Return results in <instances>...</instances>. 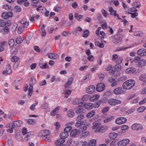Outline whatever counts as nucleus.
Listing matches in <instances>:
<instances>
[{
	"label": "nucleus",
	"instance_id": "obj_1",
	"mask_svg": "<svg viewBox=\"0 0 146 146\" xmlns=\"http://www.w3.org/2000/svg\"><path fill=\"white\" fill-rule=\"evenodd\" d=\"M135 81L132 80H127L123 84L122 86L123 89L129 90L135 86Z\"/></svg>",
	"mask_w": 146,
	"mask_h": 146
},
{
	"label": "nucleus",
	"instance_id": "obj_2",
	"mask_svg": "<svg viewBox=\"0 0 146 146\" xmlns=\"http://www.w3.org/2000/svg\"><path fill=\"white\" fill-rule=\"evenodd\" d=\"M36 80L34 77H32L30 82V87L29 88L28 95L31 96L33 92V86L35 84Z\"/></svg>",
	"mask_w": 146,
	"mask_h": 146
},
{
	"label": "nucleus",
	"instance_id": "obj_3",
	"mask_svg": "<svg viewBox=\"0 0 146 146\" xmlns=\"http://www.w3.org/2000/svg\"><path fill=\"white\" fill-rule=\"evenodd\" d=\"M82 129L81 128L79 129L78 131L77 129H74L72 130L70 133V136L72 137H76L79 134L81 133Z\"/></svg>",
	"mask_w": 146,
	"mask_h": 146
},
{
	"label": "nucleus",
	"instance_id": "obj_4",
	"mask_svg": "<svg viewBox=\"0 0 146 146\" xmlns=\"http://www.w3.org/2000/svg\"><path fill=\"white\" fill-rule=\"evenodd\" d=\"M121 102V101L114 98H111L108 100L109 104L111 106H114L117 104H119Z\"/></svg>",
	"mask_w": 146,
	"mask_h": 146
},
{
	"label": "nucleus",
	"instance_id": "obj_5",
	"mask_svg": "<svg viewBox=\"0 0 146 146\" xmlns=\"http://www.w3.org/2000/svg\"><path fill=\"white\" fill-rule=\"evenodd\" d=\"M119 35H116L111 36V38L113 39V42L116 44L120 43L121 40V39L120 38Z\"/></svg>",
	"mask_w": 146,
	"mask_h": 146
},
{
	"label": "nucleus",
	"instance_id": "obj_6",
	"mask_svg": "<svg viewBox=\"0 0 146 146\" xmlns=\"http://www.w3.org/2000/svg\"><path fill=\"white\" fill-rule=\"evenodd\" d=\"M13 15V14L12 12L9 11L6 13H3L2 14V17L4 19H7L9 18L12 17Z\"/></svg>",
	"mask_w": 146,
	"mask_h": 146
},
{
	"label": "nucleus",
	"instance_id": "obj_7",
	"mask_svg": "<svg viewBox=\"0 0 146 146\" xmlns=\"http://www.w3.org/2000/svg\"><path fill=\"white\" fill-rule=\"evenodd\" d=\"M108 10L110 12V14L111 15H113L114 16H116L119 19H121L119 17V15L116 13V11L114 10L112 7H109L108 8Z\"/></svg>",
	"mask_w": 146,
	"mask_h": 146
},
{
	"label": "nucleus",
	"instance_id": "obj_8",
	"mask_svg": "<svg viewBox=\"0 0 146 146\" xmlns=\"http://www.w3.org/2000/svg\"><path fill=\"white\" fill-rule=\"evenodd\" d=\"M105 86L103 83L98 84L96 86V90L99 92L103 91L105 89Z\"/></svg>",
	"mask_w": 146,
	"mask_h": 146
},
{
	"label": "nucleus",
	"instance_id": "obj_9",
	"mask_svg": "<svg viewBox=\"0 0 146 146\" xmlns=\"http://www.w3.org/2000/svg\"><path fill=\"white\" fill-rule=\"evenodd\" d=\"M129 142V140L128 139H125L119 141L118 143V146H125Z\"/></svg>",
	"mask_w": 146,
	"mask_h": 146
},
{
	"label": "nucleus",
	"instance_id": "obj_10",
	"mask_svg": "<svg viewBox=\"0 0 146 146\" xmlns=\"http://www.w3.org/2000/svg\"><path fill=\"white\" fill-rule=\"evenodd\" d=\"M113 93L116 95L122 94L124 93V91L121 87H119L115 88L113 91Z\"/></svg>",
	"mask_w": 146,
	"mask_h": 146
},
{
	"label": "nucleus",
	"instance_id": "obj_11",
	"mask_svg": "<svg viewBox=\"0 0 146 146\" xmlns=\"http://www.w3.org/2000/svg\"><path fill=\"white\" fill-rule=\"evenodd\" d=\"M107 129V127H106L104 126L100 125L98 129H96L95 131L96 132L103 133L105 132Z\"/></svg>",
	"mask_w": 146,
	"mask_h": 146
},
{
	"label": "nucleus",
	"instance_id": "obj_12",
	"mask_svg": "<svg viewBox=\"0 0 146 146\" xmlns=\"http://www.w3.org/2000/svg\"><path fill=\"white\" fill-rule=\"evenodd\" d=\"M95 90V87L94 85H90L86 89V92L89 94H91L93 93Z\"/></svg>",
	"mask_w": 146,
	"mask_h": 146
},
{
	"label": "nucleus",
	"instance_id": "obj_13",
	"mask_svg": "<svg viewBox=\"0 0 146 146\" xmlns=\"http://www.w3.org/2000/svg\"><path fill=\"white\" fill-rule=\"evenodd\" d=\"M76 113L79 115L80 114L84 115L85 113V110L83 108H76Z\"/></svg>",
	"mask_w": 146,
	"mask_h": 146
},
{
	"label": "nucleus",
	"instance_id": "obj_14",
	"mask_svg": "<svg viewBox=\"0 0 146 146\" xmlns=\"http://www.w3.org/2000/svg\"><path fill=\"white\" fill-rule=\"evenodd\" d=\"M21 23L23 25V27L24 28H27L29 25V21H27L26 18H23L20 21Z\"/></svg>",
	"mask_w": 146,
	"mask_h": 146
},
{
	"label": "nucleus",
	"instance_id": "obj_15",
	"mask_svg": "<svg viewBox=\"0 0 146 146\" xmlns=\"http://www.w3.org/2000/svg\"><path fill=\"white\" fill-rule=\"evenodd\" d=\"M138 54L140 56H146V49L141 48L138 50L137 52Z\"/></svg>",
	"mask_w": 146,
	"mask_h": 146
},
{
	"label": "nucleus",
	"instance_id": "obj_16",
	"mask_svg": "<svg viewBox=\"0 0 146 146\" xmlns=\"http://www.w3.org/2000/svg\"><path fill=\"white\" fill-rule=\"evenodd\" d=\"M101 123L99 122L98 121H95L93 123L92 129H98L101 125Z\"/></svg>",
	"mask_w": 146,
	"mask_h": 146
},
{
	"label": "nucleus",
	"instance_id": "obj_17",
	"mask_svg": "<svg viewBox=\"0 0 146 146\" xmlns=\"http://www.w3.org/2000/svg\"><path fill=\"white\" fill-rule=\"evenodd\" d=\"M146 64V60L144 59H141L140 60L139 62L138 65V66L140 68H142V67L145 66Z\"/></svg>",
	"mask_w": 146,
	"mask_h": 146
},
{
	"label": "nucleus",
	"instance_id": "obj_18",
	"mask_svg": "<svg viewBox=\"0 0 146 146\" xmlns=\"http://www.w3.org/2000/svg\"><path fill=\"white\" fill-rule=\"evenodd\" d=\"M136 70L135 68H127L125 70V72L129 74H131L133 73Z\"/></svg>",
	"mask_w": 146,
	"mask_h": 146
},
{
	"label": "nucleus",
	"instance_id": "obj_19",
	"mask_svg": "<svg viewBox=\"0 0 146 146\" xmlns=\"http://www.w3.org/2000/svg\"><path fill=\"white\" fill-rule=\"evenodd\" d=\"M12 72V70L10 68L9 65H8V67L5 70H4L3 72V74H5L7 75L9 74Z\"/></svg>",
	"mask_w": 146,
	"mask_h": 146
},
{
	"label": "nucleus",
	"instance_id": "obj_20",
	"mask_svg": "<svg viewBox=\"0 0 146 146\" xmlns=\"http://www.w3.org/2000/svg\"><path fill=\"white\" fill-rule=\"evenodd\" d=\"M74 78L72 77H70L68 81L66 83L65 85V87L66 88H68V86L67 85L70 86L71 84L73 82Z\"/></svg>",
	"mask_w": 146,
	"mask_h": 146
},
{
	"label": "nucleus",
	"instance_id": "obj_21",
	"mask_svg": "<svg viewBox=\"0 0 146 146\" xmlns=\"http://www.w3.org/2000/svg\"><path fill=\"white\" fill-rule=\"evenodd\" d=\"M50 131L48 130H43L41 132V136H48L50 133Z\"/></svg>",
	"mask_w": 146,
	"mask_h": 146
},
{
	"label": "nucleus",
	"instance_id": "obj_22",
	"mask_svg": "<svg viewBox=\"0 0 146 146\" xmlns=\"http://www.w3.org/2000/svg\"><path fill=\"white\" fill-rule=\"evenodd\" d=\"M60 107L58 106L55 108L54 110L51 112L50 115L51 116H54L58 112L59 110Z\"/></svg>",
	"mask_w": 146,
	"mask_h": 146
},
{
	"label": "nucleus",
	"instance_id": "obj_23",
	"mask_svg": "<svg viewBox=\"0 0 146 146\" xmlns=\"http://www.w3.org/2000/svg\"><path fill=\"white\" fill-rule=\"evenodd\" d=\"M58 54H57L51 53L48 55V57L52 59H55L58 57Z\"/></svg>",
	"mask_w": 146,
	"mask_h": 146
},
{
	"label": "nucleus",
	"instance_id": "obj_24",
	"mask_svg": "<svg viewBox=\"0 0 146 146\" xmlns=\"http://www.w3.org/2000/svg\"><path fill=\"white\" fill-rule=\"evenodd\" d=\"M96 113L95 111L92 110L89 112L86 115L88 118H90L95 115Z\"/></svg>",
	"mask_w": 146,
	"mask_h": 146
},
{
	"label": "nucleus",
	"instance_id": "obj_25",
	"mask_svg": "<svg viewBox=\"0 0 146 146\" xmlns=\"http://www.w3.org/2000/svg\"><path fill=\"white\" fill-rule=\"evenodd\" d=\"M14 126L15 128V127H20L22 125V121L20 120L15 121L13 122Z\"/></svg>",
	"mask_w": 146,
	"mask_h": 146
},
{
	"label": "nucleus",
	"instance_id": "obj_26",
	"mask_svg": "<svg viewBox=\"0 0 146 146\" xmlns=\"http://www.w3.org/2000/svg\"><path fill=\"white\" fill-rule=\"evenodd\" d=\"M39 67L42 69H46L48 68V65L47 63H43L42 62L39 63Z\"/></svg>",
	"mask_w": 146,
	"mask_h": 146
},
{
	"label": "nucleus",
	"instance_id": "obj_27",
	"mask_svg": "<svg viewBox=\"0 0 146 146\" xmlns=\"http://www.w3.org/2000/svg\"><path fill=\"white\" fill-rule=\"evenodd\" d=\"M93 107V104L91 103H88L87 104H85L84 106V108L88 110L92 109Z\"/></svg>",
	"mask_w": 146,
	"mask_h": 146
},
{
	"label": "nucleus",
	"instance_id": "obj_28",
	"mask_svg": "<svg viewBox=\"0 0 146 146\" xmlns=\"http://www.w3.org/2000/svg\"><path fill=\"white\" fill-rule=\"evenodd\" d=\"M65 141V139L62 137H60V139L57 140V141L56 143V145H58L60 144L63 143Z\"/></svg>",
	"mask_w": 146,
	"mask_h": 146
},
{
	"label": "nucleus",
	"instance_id": "obj_29",
	"mask_svg": "<svg viewBox=\"0 0 146 146\" xmlns=\"http://www.w3.org/2000/svg\"><path fill=\"white\" fill-rule=\"evenodd\" d=\"M139 80L143 82H146V74H141L139 76Z\"/></svg>",
	"mask_w": 146,
	"mask_h": 146
},
{
	"label": "nucleus",
	"instance_id": "obj_30",
	"mask_svg": "<svg viewBox=\"0 0 146 146\" xmlns=\"http://www.w3.org/2000/svg\"><path fill=\"white\" fill-rule=\"evenodd\" d=\"M21 80V78H17L15 80L14 83H13V86L15 87H16V89H19L17 88L18 85L19 84V82Z\"/></svg>",
	"mask_w": 146,
	"mask_h": 146
},
{
	"label": "nucleus",
	"instance_id": "obj_31",
	"mask_svg": "<svg viewBox=\"0 0 146 146\" xmlns=\"http://www.w3.org/2000/svg\"><path fill=\"white\" fill-rule=\"evenodd\" d=\"M110 139H115L117 136V134L116 133H111L109 135Z\"/></svg>",
	"mask_w": 146,
	"mask_h": 146
},
{
	"label": "nucleus",
	"instance_id": "obj_32",
	"mask_svg": "<svg viewBox=\"0 0 146 146\" xmlns=\"http://www.w3.org/2000/svg\"><path fill=\"white\" fill-rule=\"evenodd\" d=\"M60 137H62L65 139L68 136V133L67 132L64 131V132L60 133Z\"/></svg>",
	"mask_w": 146,
	"mask_h": 146
},
{
	"label": "nucleus",
	"instance_id": "obj_33",
	"mask_svg": "<svg viewBox=\"0 0 146 146\" xmlns=\"http://www.w3.org/2000/svg\"><path fill=\"white\" fill-rule=\"evenodd\" d=\"M96 141L95 139H92L89 142L88 146H95Z\"/></svg>",
	"mask_w": 146,
	"mask_h": 146
},
{
	"label": "nucleus",
	"instance_id": "obj_34",
	"mask_svg": "<svg viewBox=\"0 0 146 146\" xmlns=\"http://www.w3.org/2000/svg\"><path fill=\"white\" fill-rule=\"evenodd\" d=\"M99 96L98 95H95L91 97L90 98V100L91 101H95L98 99Z\"/></svg>",
	"mask_w": 146,
	"mask_h": 146
},
{
	"label": "nucleus",
	"instance_id": "obj_35",
	"mask_svg": "<svg viewBox=\"0 0 146 146\" xmlns=\"http://www.w3.org/2000/svg\"><path fill=\"white\" fill-rule=\"evenodd\" d=\"M84 115L82 114H80L79 115L76 117V120L77 121H83L82 120L84 118Z\"/></svg>",
	"mask_w": 146,
	"mask_h": 146
},
{
	"label": "nucleus",
	"instance_id": "obj_36",
	"mask_svg": "<svg viewBox=\"0 0 146 146\" xmlns=\"http://www.w3.org/2000/svg\"><path fill=\"white\" fill-rule=\"evenodd\" d=\"M15 139L18 141H22L23 139L22 137L19 134H16L15 135Z\"/></svg>",
	"mask_w": 146,
	"mask_h": 146
},
{
	"label": "nucleus",
	"instance_id": "obj_37",
	"mask_svg": "<svg viewBox=\"0 0 146 146\" xmlns=\"http://www.w3.org/2000/svg\"><path fill=\"white\" fill-rule=\"evenodd\" d=\"M74 115V111L71 110H70L67 113V116L70 117H72Z\"/></svg>",
	"mask_w": 146,
	"mask_h": 146
},
{
	"label": "nucleus",
	"instance_id": "obj_38",
	"mask_svg": "<svg viewBox=\"0 0 146 146\" xmlns=\"http://www.w3.org/2000/svg\"><path fill=\"white\" fill-rule=\"evenodd\" d=\"M74 17L78 21H81L80 19L83 17V16L82 15H79L78 13H75Z\"/></svg>",
	"mask_w": 146,
	"mask_h": 146
},
{
	"label": "nucleus",
	"instance_id": "obj_39",
	"mask_svg": "<svg viewBox=\"0 0 146 146\" xmlns=\"http://www.w3.org/2000/svg\"><path fill=\"white\" fill-rule=\"evenodd\" d=\"M133 35L138 36H142L143 35V33L141 31H135Z\"/></svg>",
	"mask_w": 146,
	"mask_h": 146
},
{
	"label": "nucleus",
	"instance_id": "obj_40",
	"mask_svg": "<svg viewBox=\"0 0 146 146\" xmlns=\"http://www.w3.org/2000/svg\"><path fill=\"white\" fill-rule=\"evenodd\" d=\"M141 4L139 2H134L132 4V6L135 7L139 8Z\"/></svg>",
	"mask_w": 146,
	"mask_h": 146
},
{
	"label": "nucleus",
	"instance_id": "obj_41",
	"mask_svg": "<svg viewBox=\"0 0 146 146\" xmlns=\"http://www.w3.org/2000/svg\"><path fill=\"white\" fill-rule=\"evenodd\" d=\"M6 127L10 129H13L15 128L13 123L8 124L6 125Z\"/></svg>",
	"mask_w": 146,
	"mask_h": 146
},
{
	"label": "nucleus",
	"instance_id": "obj_42",
	"mask_svg": "<svg viewBox=\"0 0 146 146\" xmlns=\"http://www.w3.org/2000/svg\"><path fill=\"white\" fill-rule=\"evenodd\" d=\"M89 34V31L88 30L84 31L82 34V36L84 37H87Z\"/></svg>",
	"mask_w": 146,
	"mask_h": 146
},
{
	"label": "nucleus",
	"instance_id": "obj_43",
	"mask_svg": "<svg viewBox=\"0 0 146 146\" xmlns=\"http://www.w3.org/2000/svg\"><path fill=\"white\" fill-rule=\"evenodd\" d=\"M27 135L25 137V139L26 141L28 140L29 139V137H30L31 135H32L33 134V133L32 132H28L27 133Z\"/></svg>",
	"mask_w": 146,
	"mask_h": 146
},
{
	"label": "nucleus",
	"instance_id": "obj_44",
	"mask_svg": "<svg viewBox=\"0 0 146 146\" xmlns=\"http://www.w3.org/2000/svg\"><path fill=\"white\" fill-rule=\"evenodd\" d=\"M139 125V124H134L131 127L132 129L133 130H136L137 128L138 127V126Z\"/></svg>",
	"mask_w": 146,
	"mask_h": 146
},
{
	"label": "nucleus",
	"instance_id": "obj_45",
	"mask_svg": "<svg viewBox=\"0 0 146 146\" xmlns=\"http://www.w3.org/2000/svg\"><path fill=\"white\" fill-rule=\"evenodd\" d=\"M14 43L15 41L14 39H11L10 40L9 42V44L10 46L12 47L13 46Z\"/></svg>",
	"mask_w": 146,
	"mask_h": 146
},
{
	"label": "nucleus",
	"instance_id": "obj_46",
	"mask_svg": "<svg viewBox=\"0 0 146 146\" xmlns=\"http://www.w3.org/2000/svg\"><path fill=\"white\" fill-rule=\"evenodd\" d=\"M84 124V121H77V122L76 123L75 125L77 127H80L82 125Z\"/></svg>",
	"mask_w": 146,
	"mask_h": 146
},
{
	"label": "nucleus",
	"instance_id": "obj_47",
	"mask_svg": "<svg viewBox=\"0 0 146 146\" xmlns=\"http://www.w3.org/2000/svg\"><path fill=\"white\" fill-rule=\"evenodd\" d=\"M120 64H116L115 66V69L117 71H119L121 69V66Z\"/></svg>",
	"mask_w": 146,
	"mask_h": 146
},
{
	"label": "nucleus",
	"instance_id": "obj_48",
	"mask_svg": "<svg viewBox=\"0 0 146 146\" xmlns=\"http://www.w3.org/2000/svg\"><path fill=\"white\" fill-rule=\"evenodd\" d=\"M120 57L118 56L117 54H114L112 56V60L113 61H115V60Z\"/></svg>",
	"mask_w": 146,
	"mask_h": 146
},
{
	"label": "nucleus",
	"instance_id": "obj_49",
	"mask_svg": "<svg viewBox=\"0 0 146 146\" xmlns=\"http://www.w3.org/2000/svg\"><path fill=\"white\" fill-rule=\"evenodd\" d=\"M128 13L131 15V17L133 18H135L138 15V14L137 13H134L128 12Z\"/></svg>",
	"mask_w": 146,
	"mask_h": 146
},
{
	"label": "nucleus",
	"instance_id": "obj_50",
	"mask_svg": "<svg viewBox=\"0 0 146 146\" xmlns=\"http://www.w3.org/2000/svg\"><path fill=\"white\" fill-rule=\"evenodd\" d=\"M35 122V120L33 119H30L28 120L27 123L30 124H33Z\"/></svg>",
	"mask_w": 146,
	"mask_h": 146
},
{
	"label": "nucleus",
	"instance_id": "obj_51",
	"mask_svg": "<svg viewBox=\"0 0 146 146\" xmlns=\"http://www.w3.org/2000/svg\"><path fill=\"white\" fill-rule=\"evenodd\" d=\"M146 109V107L144 106H142L140 107L138 110L139 112H141L143 111Z\"/></svg>",
	"mask_w": 146,
	"mask_h": 146
},
{
	"label": "nucleus",
	"instance_id": "obj_52",
	"mask_svg": "<svg viewBox=\"0 0 146 146\" xmlns=\"http://www.w3.org/2000/svg\"><path fill=\"white\" fill-rule=\"evenodd\" d=\"M19 58L17 56H13L11 58V60L13 62H17Z\"/></svg>",
	"mask_w": 146,
	"mask_h": 146
},
{
	"label": "nucleus",
	"instance_id": "obj_53",
	"mask_svg": "<svg viewBox=\"0 0 146 146\" xmlns=\"http://www.w3.org/2000/svg\"><path fill=\"white\" fill-rule=\"evenodd\" d=\"M122 58L121 57H120L119 58H118V59H117L115 60V63L116 64H121L122 62Z\"/></svg>",
	"mask_w": 146,
	"mask_h": 146
},
{
	"label": "nucleus",
	"instance_id": "obj_54",
	"mask_svg": "<svg viewBox=\"0 0 146 146\" xmlns=\"http://www.w3.org/2000/svg\"><path fill=\"white\" fill-rule=\"evenodd\" d=\"M5 25V21L3 19L0 20V27H3Z\"/></svg>",
	"mask_w": 146,
	"mask_h": 146
},
{
	"label": "nucleus",
	"instance_id": "obj_55",
	"mask_svg": "<svg viewBox=\"0 0 146 146\" xmlns=\"http://www.w3.org/2000/svg\"><path fill=\"white\" fill-rule=\"evenodd\" d=\"M50 136L49 135H48V136H43L42 139L43 140H45V141L49 142L50 141Z\"/></svg>",
	"mask_w": 146,
	"mask_h": 146
},
{
	"label": "nucleus",
	"instance_id": "obj_56",
	"mask_svg": "<svg viewBox=\"0 0 146 146\" xmlns=\"http://www.w3.org/2000/svg\"><path fill=\"white\" fill-rule=\"evenodd\" d=\"M102 12L104 16L105 17H106L107 15H108L107 12L104 9H102Z\"/></svg>",
	"mask_w": 146,
	"mask_h": 146
},
{
	"label": "nucleus",
	"instance_id": "obj_57",
	"mask_svg": "<svg viewBox=\"0 0 146 146\" xmlns=\"http://www.w3.org/2000/svg\"><path fill=\"white\" fill-rule=\"evenodd\" d=\"M129 11H130L131 12H136L137 11V10L133 6V7L130 8V9L128 10Z\"/></svg>",
	"mask_w": 146,
	"mask_h": 146
},
{
	"label": "nucleus",
	"instance_id": "obj_58",
	"mask_svg": "<svg viewBox=\"0 0 146 146\" xmlns=\"http://www.w3.org/2000/svg\"><path fill=\"white\" fill-rule=\"evenodd\" d=\"M38 104V102H36L35 104H32L30 107V109L31 110H33L35 109V106L37 105Z\"/></svg>",
	"mask_w": 146,
	"mask_h": 146
},
{
	"label": "nucleus",
	"instance_id": "obj_59",
	"mask_svg": "<svg viewBox=\"0 0 146 146\" xmlns=\"http://www.w3.org/2000/svg\"><path fill=\"white\" fill-rule=\"evenodd\" d=\"M41 35L42 36H45L46 35V32L45 30L43 29L42 28H41Z\"/></svg>",
	"mask_w": 146,
	"mask_h": 146
},
{
	"label": "nucleus",
	"instance_id": "obj_60",
	"mask_svg": "<svg viewBox=\"0 0 146 146\" xmlns=\"http://www.w3.org/2000/svg\"><path fill=\"white\" fill-rule=\"evenodd\" d=\"M89 98V95L88 94H86L84 95L82 98V101H85L88 99Z\"/></svg>",
	"mask_w": 146,
	"mask_h": 146
},
{
	"label": "nucleus",
	"instance_id": "obj_61",
	"mask_svg": "<svg viewBox=\"0 0 146 146\" xmlns=\"http://www.w3.org/2000/svg\"><path fill=\"white\" fill-rule=\"evenodd\" d=\"M94 56L92 55L89 56L87 58V59L89 61H92L94 60Z\"/></svg>",
	"mask_w": 146,
	"mask_h": 146
},
{
	"label": "nucleus",
	"instance_id": "obj_62",
	"mask_svg": "<svg viewBox=\"0 0 146 146\" xmlns=\"http://www.w3.org/2000/svg\"><path fill=\"white\" fill-rule=\"evenodd\" d=\"M22 41V40L21 37L17 38L16 40V42L18 44L21 43Z\"/></svg>",
	"mask_w": 146,
	"mask_h": 146
},
{
	"label": "nucleus",
	"instance_id": "obj_63",
	"mask_svg": "<svg viewBox=\"0 0 146 146\" xmlns=\"http://www.w3.org/2000/svg\"><path fill=\"white\" fill-rule=\"evenodd\" d=\"M101 100H99L97 102H96L95 104V107H94L95 108H98L100 106V104H101Z\"/></svg>",
	"mask_w": 146,
	"mask_h": 146
},
{
	"label": "nucleus",
	"instance_id": "obj_64",
	"mask_svg": "<svg viewBox=\"0 0 146 146\" xmlns=\"http://www.w3.org/2000/svg\"><path fill=\"white\" fill-rule=\"evenodd\" d=\"M109 109V107H107L104 108L102 110V113H104L108 111Z\"/></svg>",
	"mask_w": 146,
	"mask_h": 146
}]
</instances>
